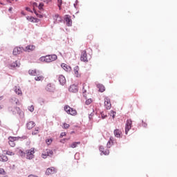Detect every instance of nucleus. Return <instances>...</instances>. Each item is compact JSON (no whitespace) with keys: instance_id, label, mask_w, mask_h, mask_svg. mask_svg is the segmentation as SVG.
Returning a JSON list of instances; mask_svg holds the SVG:
<instances>
[{"instance_id":"nucleus-30","label":"nucleus","mask_w":177,"mask_h":177,"mask_svg":"<svg viewBox=\"0 0 177 177\" xmlns=\"http://www.w3.org/2000/svg\"><path fill=\"white\" fill-rule=\"evenodd\" d=\"M15 92L17 93V95H21V90L20 88H18L17 87L15 88Z\"/></svg>"},{"instance_id":"nucleus-44","label":"nucleus","mask_w":177,"mask_h":177,"mask_svg":"<svg viewBox=\"0 0 177 177\" xmlns=\"http://www.w3.org/2000/svg\"><path fill=\"white\" fill-rule=\"evenodd\" d=\"M101 117H102V120H104L107 117V115H104V113H103V112H102Z\"/></svg>"},{"instance_id":"nucleus-36","label":"nucleus","mask_w":177,"mask_h":177,"mask_svg":"<svg viewBox=\"0 0 177 177\" xmlns=\"http://www.w3.org/2000/svg\"><path fill=\"white\" fill-rule=\"evenodd\" d=\"M92 103V99H88L86 100V104L87 106H89V104H91Z\"/></svg>"},{"instance_id":"nucleus-15","label":"nucleus","mask_w":177,"mask_h":177,"mask_svg":"<svg viewBox=\"0 0 177 177\" xmlns=\"http://www.w3.org/2000/svg\"><path fill=\"white\" fill-rule=\"evenodd\" d=\"M27 129L30 131L35 127V122L30 121L26 124Z\"/></svg>"},{"instance_id":"nucleus-24","label":"nucleus","mask_w":177,"mask_h":177,"mask_svg":"<svg viewBox=\"0 0 177 177\" xmlns=\"http://www.w3.org/2000/svg\"><path fill=\"white\" fill-rule=\"evenodd\" d=\"M8 156L3 155L0 156V161H2L3 162H6L8 161Z\"/></svg>"},{"instance_id":"nucleus-21","label":"nucleus","mask_w":177,"mask_h":177,"mask_svg":"<svg viewBox=\"0 0 177 177\" xmlns=\"http://www.w3.org/2000/svg\"><path fill=\"white\" fill-rule=\"evenodd\" d=\"M70 112H68V114H70L71 115H77V111L73 108H70L69 110Z\"/></svg>"},{"instance_id":"nucleus-23","label":"nucleus","mask_w":177,"mask_h":177,"mask_svg":"<svg viewBox=\"0 0 177 177\" xmlns=\"http://www.w3.org/2000/svg\"><path fill=\"white\" fill-rule=\"evenodd\" d=\"M20 66L17 64V61L12 62L10 64V68H15V67H19Z\"/></svg>"},{"instance_id":"nucleus-19","label":"nucleus","mask_w":177,"mask_h":177,"mask_svg":"<svg viewBox=\"0 0 177 177\" xmlns=\"http://www.w3.org/2000/svg\"><path fill=\"white\" fill-rule=\"evenodd\" d=\"M61 67H62L65 71H71V68L66 64H61Z\"/></svg>"},{"instance_id":"nucleus-57","label":"nucleus","mask_w":177,"mask_h":177,"mask_svg":"<svg viewBox=\"0 0 177 177\" xmlns=\"http://www.w3.org/2000/svg\"><path fill=\"white\" fill-rule=\"evenodd\" d=\"M8 10H9V12H12V10H13V8H10L9 9H8Z\"/></svg>"},{"instance_id":"nucleus-27","label":"nucleus","mask_w":177,"mask_h":177,"mask_svg":"<svg viewBox=\"0 0 177 177\" xmlns=\"http://www.w3.org/2000/svg\"><path fill=\"white\" fill-rule=\"evenodd\" d=\"M78 145H81V142H75L70 145V147H71L72 149H75V147H77V146H78Z\"/></svg>"},{"instance_id":"nucleus-22","label":"nucleus","mask_w":177,"mask_h":177,"mask_svg":"<svg viewBox=\"0 0 177 177\" xmlns=\"http://www.w3.org/2000/svg\"><path fill=\"white\" fill-rule=\"evenodd\" d=\"M121 131H120V129H115L113 131V133L115 136V138H120L121 137Z\"/></svg>"},{"instance_id":"nucleus-37","label":"nucleus","mask_w":177,"mask_h":177,"mask_svg":"<svg viewBox=\"0 0 177 177\" xmlns=\"http://www.w3.org/2000/svg\"><path fill=\"white\" fill-rule=\"evenodd\" d=\"M93 115H95V113H93V112H91L89 115H88V118L89 120H92V118L93 117Z\"/></svg>"},{"instance_id":"nucleus-58","label":"nucleus","mask_w":177,"mask_h":177,"mask_svg":"<svg viewBox=\"0 0 177 177\" xmlns=\"http://www.w3.org/2000/svg\"><path fill=\"white\" fill-rule=\"evenodd\" d=\"M22 139H27V136H22Z\"/></svg>"},{"instance_id":"nucleus-25","label":"nucleus","mask_w":177,"mask_h":177,"mask_svg":"<svg viewBox=\"0 0 177 177\" xmlns=\"http://www.w3.org/2000/svg\"><path fill=\"white\" fill-rule=\"evenodd\" d=\"M97 88H99L100 92H104L106 91V88H104V86L102 84H97Z\"/></svg>"},{"instance_id":"nucleus-39","label":"nucleus","mask_w":177,"mask_h":177,"mask_svg":"<svg viewBox=\"0 0 177 177\" xmlns=\"http://www.w3.org/2000/svg\"><path fill=\"white\" fill-rule=\"evenodd\" d=\"M64 128L65 129H67L70 128V124H68L67 123H64Z\"/></svg>"},{"instance_id":"nucleus-10","label":"nucleus","mask_w":177,"mask_h":177,"mask_svg":"<svg viewBox=\"0 0 177 177\" xmlns=\"http://www.w3.org/2000/svg\"><path fill=\"white\" fill-rule=\"evenodd\" d=\"M53 174H56V169L55 167L48 168L46 171V175H52Z\"/></svg>"},{"instance_id":"nucleus-62","label":"nucleus","mask_w":177,"mask_h":177,"mask_svg":"<svg viewBox=\"0 0 177 177\" xmlns=\"http://www.w3.org/2000/svg\"><path fill=\"white\" fill-rule=\"evenodd\" d=\"M17 102H19V100H17V101L16 102V104H17Z\"/></svg>"},{"instance_id":"nucleus-8","label":"nucleus","mask_w":177,"mask_h":177,"mask_svg":"<svg viewBox=\"0 0 177 177\" xmlns=\"http://www.w3.org/2000/svg\"><path fill=\"white\" fill-rule=\"evenodd\" d=\"M81 62H88V55L86 50H83L80 57Z\"/></svg>"},{"instance_id":"nucleus-7","label":"nucleus","mask_w":177,"mask_h":177,"mask_svg":"<svg viewBox=\"0 0 177 177\" xmlns=\"http://www.w3.org/2000/svg\"><path fill=\"white\" fill-rule=\"evenodd\" d=\"M54 24H57V23H62L63 21V19L59 14H55V16H53Z\"/></svg>"},{"instance_id":"nucleus-1","label":"nucleus","mask_w":177,"mask_h":177,"mask_svg":"<svg viewBox=\"0 0 177 177\" xmlns=\"http://www.w3.org/2000/svg\"><path fill=\"white\" fill-rule=\"evenodd\" d=\"M8 111L9 113H12V114H13L14 115L16 114H21V111L20 110V108L16 106H9Z\"/></svg>"},{"instance_id":"nucleus-4","label":"nucleus","mask_w":177,"mask_h":177,"mask_svg":"<svg viewBox=\"0 0 177 177\" xmlns=\"http://www.w3.org/2000/svg\"><path fill=\"white\" fill-rule=\"evenodd\" d=\"M24 50V48L23 47H15L13 49L12 53L14 56H17V55H20Z\"/></svg>"},{"instance_id":"nucleus-49","label":"nucleus","mask_w":177,"mask_h":177,"mask_svg":"<svg viewBox=\"0 0 177 177\" xmlns=\"http://www.w3.org/2000/svg\"><path fill=\"white\" fill-rule=\"evenodd\" d=\"M26 10H27V12H30V13H32V10H31V8H30V7H26Z\"/></svg>"},{"instance_id":"nucleus-54","label":"nucleus","mask_w":177,"mask_h":177,"mask_svg":"<svg viewBox=\"0 0 177 177\" xmlns=\"http://www.w3.org/2000/svg\"><path fill=\"white\" fill-rule=\"evenodd\" d=\"M64 136H66V133L65 132L61 133L60 138H63Z\"/></svg>"},{"instance_id":"nucleus-48","label":"nucleus","mask_w":177,"mask_h":177,"mask_svg":"<svg viewBox=\"0 0 177 177\" xmlns=\"http://www.w3.org/2000/svg\"><path fill=\"white\" fill-rule=\"evenodd\" d=\"M39 102L42 106V104H44V103H45V101L44 100V99H40V100H39Z\"/></svg>"},{"instance_id":"nucleus-2","label":"nucleus","mask_w":177,"mask_h":177,"mask_svg":"<svg viewBox=\"0 0 177 177\" xmlns=\"http://www.w3.org/2000/svg\"><path fill=\"white\" fill-rule=\"evenodd\" d=\"M34 150V148H31L26 151V158L28 160H32V158H34V153H35Z\"/></svg>"},{"instance_id":"nucleus-41","label":"nucleus","mask_w":177,"mask_h":177,"mask_svg":"<svg viewBox=\"0 0 177 177\" xmlns=\"http://www.w3.org/2000/svg\"><path fill=\"white\" fill-rule=\"evenodd\" d=\"M46 143L48 145H50V144L52 143V139H47V140H46Z\"/></svg>"},{"instance_id":"nucleus-64","label":"nucleus","mask_w":177,"mask_h":177,"mask_svg":"<svg viewBox=\"0 0 177 177\" xmlns=\"http://www.w3.org/2000/svg\"><path fill=\"white\" fill-rule=\"evenodd\" d=\"M111 115H113V113H111Z\"/></svg>"},{"instance_id":"nucleus-28","label":"nucleus","mask_w":177,"mask_h":177,"mask_svg":"<svg viewBox=\"0 0 177 177\" xmlns=\"http://www.w3.org/2000/svg\"><path fill=\"white\" fill-rule=\"evenodd\" d=\"M111 146H113V140L111 139V138H110V140L106 144V147L108 149H110V147H111Z\"/></svg>"},{"instance_id":"nucleus-38","label":"nucleus","mask_w":177,"mask_h":177,"mask_svg":"<svg viewBox=\"0 0 177 177\" xmlns=\"http://www.w3.org/2000/svg\"><path fill=\"white\" fill-rule=\"evenodd\" d=\"M6 154H8V156H15V153L10 151H7Z\"/></svg>"},{"instance_id":"nucleus-11","label":"nucleus","mask_w":177,"mask_h":177,"mask_svg":"<svg viewBox=\"0 0 177 177\" xmlns=\"http://www.w3.org/2000/svg\"><path fill=\"white\" fill-rule=\"evenodd\" d=\"M40 62H45V63H50V56L46 55L45 57H41L39 58Z\"/></svg>"},{"instance_id":"nucleus-61","label":"nucleus","mask_w":177,"mask_h":177,"mask_svg":"<svg viewBox=\"0 0 177 177\" xmlns=\"http://www.w3.org/2000/svg\"><path fill=\"white\" fill-rule=\"evenodd\" d=\"M3 97H0V100H2Z\"/></svg>"},{"instance_id":"nucleus-3","label":"nucleus","mask_w":177,"mask_h":177,"mask_svg":"<svg viewBox=\"0 0 177 177\" xmlns=\"http://www.w3.org/2000/svg\"><path fill=\"white\" fill-rule=\"evenodd\" d=\"M132 128V120L129 119L127 120L126 126H125V134L128 135V132L131 130Z\"/></svg>"},{"instance_id":"nucleus-40","label":"nucleus","mask_w":177,"mask_h":177,"mask_svg":"<svg viewBox=\"0 0 177 177\" xmlns=\"http://www.w3.org/2000/svg\"><path fill=\"white\" fill-rule=\"evenodd\" d=\"M9 145H10V146H11V147H15V146L16 145L15 144V142H14L13 141H12V140H10V141L9 142Z\"/></svg>"},{"instance_id":"nucleus-26","label":"nucleus","mask_w":177,"mask_h":177,"mask_svg":"<svg viewBox=\"0 0 177 177\" xmlns=\"http://www.w3.org/2000/svg\"><path fill=\"white\" fill-rule=\"evenodd\" d=\"M50 56V62H55V60H57V55H49Z\"/></svg>"},{"instance_id":"nucleus-16","label":"nucleus","mask_w":177,"mask_h":177,"mask_svg":"<svg viewBox=\"0 0 177 177\" xmlns=\"http://www.w3.org/2000/svg\"><path fill=\"white\" fill-rule=\"evenodd\" d=\"M58 80L61 85L66 84V77L63 75H59Z\"/></svg>"},{"instance_id":"nucleus-18","label":"nucleus","mask_w":177,"mask_h":177,"mask_svg":"<svg viewBox=\"0 0 177 177\" xmlns=\"http://www.w3.org/2000/svg\"><path fill=\"white\" fill-rule=\"evenodd\" d=\"M74 74L76 75V77L78 78V77H80V75L78 73V71H80V67L78 66H76L73 68Z\"/></svg>"},{"instance_id":"nucleus-43","label":"nucleus","mask_w":177,"mask_h":177,"mask_svg":"<svg viewBox=\"0 0 177 177\" xmlns=\"http://www.w3.org/2000/svg\"><path fill=\"white\" fill-rule=\"evenodd\" d=\"M19 154L21 156V157H24L26 156V153L21 150L19 151Z\"/></svg>"},{"instance_id":"nucleus-33","label":"nucleus","mask_w":177,"mask_h":177,"mask_svg":"<svg viewBox=\"0 0 177 177\" xmlns=\"http://www.w3.org/2000/svg\"><path fill=\"white\" fill-rule=\"evenodd\" d=\"M37 8L39 10H44V3H40Z\"/></svg>"},{"instance_id":"nucleus-14","label":"nucleus","mask_w":177,"mask_h":177,"mask_svg":"<svg viewBox=\"0 0 177 177\" xmlns=\"http://www.w3.org/2000/svg\"><path fill=\"white\" fill-rule=\"evenodd\" d=\"M46 90L48 92H53V91H55V85H53L52 84H47V86L46 87Z\"/></svg>"},{"instance_id":"nucleus-56","label":"nucleus","mask_w":177,"mask_h":177,"mask_svg":"<svg viewBox=\"0 0 177 177\" xmlns=\"http://www.w3.org/2000/svg\"><path fill=\"white\" fill-rule=\"evenodd\" d=\"M37 17H39V19H42L43 16H42V15L39 14V15H37Z\"/></svg>"},{"instance_id":"nucleus-9","label":"nucleus","mask_w":177,"mask_h":177,"mask_svg":"<svg viewBox=\"0 0 177 177\" xmlns=\"http://www.w3.org/2000/svg\"><path fill=\"white\" fill-rule=\"evenodd\" d=\"M68 91L73 93H77V92H78V86L75 84H72L70 86Z\"/></svg>"},{"instance_id":"nucleus-51","label":"nucleus","mask_w":177,"mask_h":177,"mask_svg":"<svg viewBox=\"0 0 177 177\" xmlns=\"http://www.w3.org/2000/svg\"><path fill=\"white\" fill-rule=\"evenodd\" d=\"M142 127H144V128H146V127H147V123L143 122V120L142 121Z\"/></svg>"},{"instance_id":"nucleus-5","label":"nucleus","mask_w":177,"mask_h":177,"mask_svg":"<svg viewBox=\"0 0 177 177\" xmlns=\"http://www.w3.org/2000/svg\"><path fill=\"white\" fill-rule=\"evenodd\" d=\"M64 21L66 23L68 27H71L73 26V20H71V17L68 15H65Z\"/></svg>"},{"instance_id":"nucleus-60","label":"nucleus","mask_w":177,"mask_h":177,"mask_svg":"<svg viewBox=\"0 0 177 177\" xmlns=\"http://www.w3.org/2000/svg\"><path fill=\"white\" fill-rule=\"evenodd\" d=\"M22 15H24V16H26V14H24V12H21Z\"/></svg>"},{"instance_id":"nucleus-46","label":"nucleus","mask_w":177,"mask_h":177,"mask_svg":"<svg viewBox=\"0 0 177 177\" xmlns=\"http://www.w3.org/2000/svg\"><path fill=\"white\" fill-rule=\"evenodd\" d=\"M111 114L112 115L113 118H115V112L114 111H111Z\"/></svg>"},{"instance_id":"nucleus-29","label":"nucleus","mask_w":177,"mask_h":177,"mask_svg":"<svg viewBox=\"0 0 177 177\" xmlns=\"http://www.w3.org/2000/svg\"><path fill=\"white\" fill-rule=\"evenodd\" d=\"M46 153H47V156L52 157V156H53V151H52L50 149H47Z\"/></svg>"},{"instance_id":"nucleus-20","label":"nucleus","mask_w":177,"mask_h":177,"mask_svg":"<svg viewBox=\"0 0 177 177\" xmlns=\"http://www.w3.org/2000/svg\"><path fill=\"white\" fill-rule=\"evenodd\" d=\"M26 19L28 20V21H30V23H37V18L33 17L27 16Z\"/></svg>"},{"instance_id":"nucleus-47","label":"nucleus","mask_w":177,"mask_h":177,"mask_svg":"<svg viewBox=\"0 0 177 177\" xmlns=\"http://www.w3.org/2000/svg\"><path fill=\"white\" fill-rule=\"evenodd\" d=\"M0 175H5V170L3 169H0Z\"/></svg>"},{"instance_id":"nucleus-42","label":"nucleus","mask_w":177,"mask_h":177,"mask_svg":"<svg viewBox=\"0 0 177 177\" xmlns=\"http://www.w3.org/2000/svg\"><path fill=\"white\" fill-rule=\"evenodd\" d=\"M82 92L83 95H85V93H86V89H85V84H83Z\"/></svg>"},{"instance_id":"nucleus-32","label":"nucleus","mask_w":177,"mask_h":177,"mask_svg":"<svg viewBox=\"0 0 177 177\" xmlns=\"http://www.w3.org/2000/svg\"><path fill=\"white\" fill-rule=\"evenodd\" d=\"M71 107H70L68 105H66L64 106V111L67 113V114H68V113H70V109Z\"/></svg>"},{"instance_id":"nucleus-50","label":"nucleus","mask_w":177,"mask_h":177,"mask_svg":"<svg viewBox=\"0 0 177 177\" xmlns=\"http://www.w3.org/2000/svg\"><path fill=\"white\" fill-rule=\"evenodd\" d=\"M41 157L43 158H46L48 157V153H42Z\"/></svg>"},{"instance_id":"nucleus-6","label":"nucleus","mask_w":177,"mask_h":177,"mask_svg":"<svg viewBox=\"0 0 177 177\" xmlns=\"http://www.w3.org/2000/svg\"><path fill=\"white\" fill-rule=\"evenodd\" d=\"M104 106L106 110H110L111 109V102H110V98H109V97L104 98Z\"/></svg>"},{"instance_id":"nucleus-53","label":"nucleus","mask_w":177,"mask_h":177,"mask_svg":"<svg viewBox=\"0 0 177 177\" xmlns=\"http://www.w3.org/2000/svg\"><path fill=\"white\" fill-rule=\"evenodd\" d=\"M33 12H34L35 15H36V16L37 17L39 14H38V12H37V10H35V8H33Z\"/></svg>"},{"instance_id":"nucleus-17","label":"nucleus","mask_w":177,"mask_h":177,"mask_svg":"<svg viewBox=\"0 0 177 177\" xmlns=\"http://www.w3.org/2000/svg\"><path fill=\"white\" fill-rule=\"evenodd\" d=\"M29 74L30 75L38 76V75H39V71H37V69L30 70L29 71Z\"/></svg>"},{"instance_id":"nucleus-35","label":"nucleus","mask_w":177,"mask_h":177,"mask_svg":"<svg viewBox=\"0 0 177 177\" xmlns=\"http://www.w3.org/2000/svg\"><path fill=\"white\" fill-rule=\"evenodd\" d=\"M58 2V8L62 9V5H63V0H57Z\"/></svg>"},{"instance_id":"nucleus-59","label":"nucleus","mask_w":177,"mask_h":177,"mask_svg":"<svg viewBox=\"0 0 177 177\" xmlns=\"http://www.w3.org/2000/svg\"><path fill=\"white\" fill-rule=\"evenodd\" d=\"M44 2H46V3H48L49 1L46 0V1H44Z\"/></svg>"},{"instance_id":"nucleus-52","label":"nucleus","mask_w":177,"mask_h":177,"mask_svg":"<svg viewBox=\"0 0 177 177\" xmlns=\"http://www.w3.org/2000/svg\"><path fill=\"white\" fill-rule=\"evenodd\" d=\"M77 5H78V0H76L75 3L73 4L74 8H77Z\"/></svg>"},{"instance_id":"nucleus-55","label":"nucleus","mask_w":177,"mask_h":177,"mask_svg":"<svg viewBox=\"0 0 177 177\" xmlns=\"http://www.w3.org/2000/svg\"><path fill=\"white\" fill-rule=\"evenodd\" d=\"M32 6H33V7H34V6H36L37 8H38V3H36V2H34V3H32Z\"/></svg>"},{"instance_id":"nucleus-13","label":"nucleus","mask_w":177,"mask_h":177,"mask_svg":"<svg viewBox=\"0 0 177 177\" xmlns=\"http://www.w3.org/2000/svg\"><path fill=\"white\" fill-rule=\"evenodd\" d=\"M35 49V46L34 45H29L27 46L25 48H24V52H31Z\"/></svg>"},{"instance_id":"nucleus-45","label":"nucleus","mask_w":177,"mask_h":177,"mask_svg":"<svg viewBox=\"0 0 177 177\" xmlns=\"http://www.w3.org/2000/svg\"><path fill=\"white\" fill-rule=\"evenodd\" d=\"M28 110H29V111L32 113V111H34V106L32 105L31 106H30Z\"/></svg>"},{"instance_id":"nucleus-12","label":"nucleus","mask_w":177,"mask_h":177,"mask_svg":"<svg viewBox=\"0 0 177 177\" xmlns=\"http://www.w3.org/2000/svg\"><path fill=\"white\" fill-rule=\"evenodd\" d=\"M100 151H101V153L104 156H109V154H110V151L109 149H106L104 151V147L102 145L100 147Z\"/></svg>"},{"instance_id":"nucleus-34","label":"nucleus","mask_w":177,"mask_h":177,"mask_svg":"<svg viewBox=\"0 0 177 177\" xmlns=\"http://www.w3.org/2000/svg\"><path fill=\"white\" fill-rule=\"evenodd\" d=\"M39 130V128L36 127L35 131L32 132V135H38Z\"/></svg>"},{"instance_id":"nucleus-63","label":"nucleus","mask_w":177,"mask_h":177,"mask_svg":"<svg viewBox=\"0 0 177 177\" xmlns=\"http://www.w3.org/2000/svg\"><path fill=\"white\" fill-rule=\"evenodd\" d=\"M1 120H0V125H1Z\"/></svg>"},{"instance_id":"nucleus-31","label":"nucleus","mask_w":177,"mask_h":177,"mask_svg":"<svg viewBox=\"0 0 177 177\" xmlns=\"http://www.w3.org/2000/svg\"><path fill=\"white\" fill-rule=\"evenodd\" d=\"M35 81H42L44 80V76H37L35 77Z\"/></svg>"}]
</instances>
